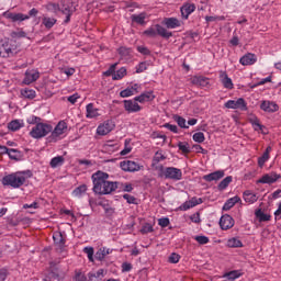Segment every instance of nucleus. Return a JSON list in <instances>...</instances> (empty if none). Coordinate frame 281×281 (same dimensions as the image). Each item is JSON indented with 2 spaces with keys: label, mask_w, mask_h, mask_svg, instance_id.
<instances>
[{
  "label": "nucleus",
  "mask_w": 281,
  "mask_h": 281,
  "mask_svg": "<svg viewBox=\"0 0 281 281\" xmlns=\"http://www.w3.org/2000/svg\"><path fill=\"white\" fill-rule=\"evenodd\" d=\"M93 183L94 194H111L117 190V182L109 181V173L104 171H97L91 177Z\"/></svg>",
  "instance_id": "1"
},
{
  "label": "nucleus",
  "mask_w": 281,
  "mask_h": 281,
  "mask_svg": "<svg viewBox=\"0 0 281 281\" xmlns=\"http://www.w3.org/2000/svg\"><path fill=\"white\" fill-rule=\"evenodd\" d=\"M32 177L31 171H19L3 177V186H11V188H21Z\"/></svg>",
  "instance_id": "2"
},
{
  "label": "nucleus",
  "mask_w": 281,
  "mask_h": 281,
  "mask_svg": "<svg viewBox=\"0 0 281 281\" xmlns=\"http://www.w3.org/2000/svg\"><path fill=\"white\" fill-rule=\"evenodd\" d=\"M52 131H54V127H52L50 124L41 122L31 128L30 135L33 139H43V137H47Z\"/></svg>",
  "instance_id": "3"
},
{
  "label": "nucleus",
  "mask_w": 281,
  "mask_h": 281,
  "mask_svg": "<svg viewBox=\"0 0 281 281\" xmlns=\"http://www.w3.org/2000/svg\"><path fill=\"white\" fill-rule=\"evenodd\" d=\"M160 171L162 172V177L165 179H171L172 181H181L183 179V171L177 167H160Z\"/></svg>",
  "instance_id": "4"
},
{
  "label": "nucleus",
  "mask_w": 281,
  "mask_h": 281,
  "mask_svg": "<svg viewBox=\"0 0 281 281\" xmlns=\"http://www.w3.org/2000/svg\"><path fill=\"white\" fill-rule=\"evenodd\" d=\"M65 133H67V122L60 121L48 136V142H58V139H63Z\"/></svg>",
  "instance_id": "5"
},
{
  "label": "nucleus",
  "mask_w": 281,
  "mask_h": 281,
  "mask_svg": "<svg viewBox=\"0 0 281 281\" xmlns=\"http://www.w3.org/2000/svg\"><path fill=\"white\" fill-rule=\"evenodd\" d=\"M120 167L124 172H139L144 166L133 160H123L120 162Z\"/></svg>",
  "instance_id": "6"
},
{
  "label": "nucleus",
  "mask_w": 281,
  "mask_h": 281,
  "mask_svg": "<svg viewBox=\"0 0 281 281\" xmlns=\"http://www.w3.org/2000/svg\"><path fill=\"white\" fill-rule=\"evenodd\" d=\"M225 109H239V111H247V101L244 98H239L237 100H228L224 103Z\"/></svg>",
  "instance_id": "7"
},
{
  "label": "nucleus",
  "mask_w": 281,
  "mask_h": 281,
  "mask_svg": "<svg viewBox=\"0 0 281 281\" xmlns=\"http://www.w3.org/2000/svg\"><path fill=\"white\" fill-rule=\"evenodd\" d=\"M115 128L113 121H105L103 124H100L97 128L98 135H109L111 131Z\"/></svg>",
  "instance_id": "8"
},
{
  "label": "nucleus",
  "mask_w": 281,
  "mask_h": 281,
  "mask_svg": "<svg viewBox=\"0 0 281 281\" xmlns=\"http://www.w3.org/2000/svg\"><path fill=\"white\" fill-rule=\"evenodd\" d=\"M123 103L127 113H139V111H142V105L135 100H124Z\"/></svg>",
  "instance_id": "9"
},
{
  "label": "nucleus",
  "mask_w": 281,
  "mask_h": 281,
  "mask_svg": "<svg viewBox=\"0 0 281 281\" xmlns=\"http://www.w3.org/2000/svg\"><path fill=\"white\" fill-rule=\"evenodd\" d=\"M234 225H235L234 217H232L228 214H225L220 218V227L223 231L232 229Z\"/></svg>",
  "instance_id": "10"
},
{
  "label": "nucleus",
  "mask_w": 281,
  "mask_h": 281,
  "mask_svg": "<svg viewBox=\"0 0 281 281\" xmlns=\"http://www.w3.org/2000/svg\"><path fill=\"white\" fill-rule=\"evenodd\" d=\"M279 179H281V175L280 173L271 172V173L263 175L257 181V183H268L269 186H271V183H276V181H278Z\"/></svg>",
  "instance_id": "11"
},
{
  "label": "nucleus",
  "mask_w": 281,
  "mask_h": 281,
  "mask_svg": "<svg viewBox=\"0 0 281 281\" xmlns=\"http://www.w3.org/2000/svg\"><path fill=\"white\" fill-rule=\"evenodd\" d=\"M86 117L87 120H93L100 117V109L95 108L93 103L86 105Z\"/></svg>",
  "instance_id": "12"
},
{
  "label": "nucleus",
  "mask_w": 281,
  "mask_h": 281,
  "mask_svg": "<svg viewBox=\"0 0 281 281\" xmlns=\"http://www.w3.org/2000/svg\"><path fill=\"white\" fill-rule=\"evenodd\" d=\"M239 63L243 65V67L256 65V63H258V57L254 53H248L239 59Z\"/></svg>",
  "instance_id": "13"
},
{
  "label": "nucleus",
  "mask_w": 281,
  "mask_h": 281,
  "mask_svg": "<svg viewBox=\"0 0 281 281\" xmlns=\"http://www.w3.org/2000/svg\"><path fill=\"white\" fill-rule=\"evenodd\" d=\"M38 78H41V74L37 70H26L23 83L32 85V82H36Z\"/></svg>",
  "instance_id": "14"
},
{
  "label": "nucleus",
  "mask_w": 281,
  "mask_h": 281,
  "mask_svg": "<svg viewBox=\"0 0 281 281\" xmlns=\"http://www.w3.org/2000/svg\"><path fill=\"white\" fill-rule=\"evenodd\" d=\"M135 102L144 104V102H153L155 100V93L153 91H145L134 98Z\"/></svg>",
  "instance_id": "15"
},
{
  "label": "nucleus",
  "mask_w": 281,
  "mask_h": 281,
  "mask_svg": "<svg viewBox=\"0 0 281 281\" xmlns=\"http://www.w3.org/2000/svg\"><path fill=\"white\" fill-rule=\"evenodd\" d=\"M261 111H265L266 113H276L280 106L273 101H262L260 104Z\"/></svg>",
  "instance_id": "16"
},
{
  "label": "nucleus",
  "mask_w": 281,
  "mask_h": 281,
  "mask_svg": "<svg viewBox=\"0 0 281 281\" xmlns=\"http://www.w3.org/2000/svg\"><path fill=\"white\" fill-rule=\"evenodd\" d=\"M194 10H196V5L194 3H184L180 9L182 19H188Z\"/></svg>",
  "instance_id": "17"
},
{
  "label": "nucleus",
  "mask_w": 281,
  "mask_h": 281,
  "mask_svg": "<svg viewBox=\"0 0 281 281\" xmlns=\"http://www.w3.org/2000/svg\"><path fill=\"white\" fill-rule=\"evenodd\" d=\"M223 177H225V171L217 170L215 172L203 176V179L204 181L212 182V181H221Z\"/></svg>",
  "instance_id": "18"
},
{
  "label": "nucleus",
  "mask_w": 281,
  "mask_h": 281,
  "mask_svg": "<svg viewBox=\"0 0 281 281\" xmlns=\"http://www.w3.org/2000/svg\"><path fill=\"white\" fill-rule=\"evenodd\" d=\"M191 82L195 85V87H207L210 85V78L204 76H194L191 78Z\"/></svg>",
  "instance_id": "19"
},
{
  "label": "nucleus",
  "mask_w": 281,
  "mask_h": 281,
  "mask_svg": "<svg viewBox=\"0 0 281 281\" xmlns=\"http://www.w3.org/2000/svg\"><path fill=\"white\" fill-rule=\"evenodd\" d=\"M3 16H5V19H11L13 23H16V21H27V19H30V15H25L23 13L4 12Z\"/></svg>",
  "instance_id": "20"
},
{
  "label": "nucleus",
  "mask_w": 281,
  "mask_h": 281,
  "mask_svg": "<svg viewBox=\"0 0 281 281\" xmlns=\"http://www.w3.org/2000/svg\"><path fill=\"white\" fill-rule=\"evenodd\" d=\"M164 23L168 30H177V27H181V21L177 18H167Z\"/></svg>",
  "instance_id": "21"
},
{
  "label": "nucleus",
  "mask_w": 281,
  "mask_h": 281,
  "mask_svg": "<svg viewBox=\"0 0 281 281\" xmlns=\"http://www.w3.org/2000/svg\"><path fill=\"white\" fill-rule=\"evenodd\" d=\"M49 276L54 280H65V270H61L59 267H54L52 268Z\"/></svg>",
  "instance_id": "22"
},
{
  "label": "nucleus",
  "mask_w": 281,
  "mask_h": 281,
  "mask_svg": "<svg viewBox=\"0 0 281 281\" xmlns=\"http://www.w3.org/2000/svg\"><path fill=\"white\" fill-rule=\"evenodd\" d=\"M243 199L246 203L254 204L256 201H258V195L250 190H246L243 193Z\"/></svg>",
  "instance_id": "23"
},
{
  "label": "nucleus",
  "mask_w": 281,
  "mask_h": 281,
  "mask_svg": "<svg viewBox=\"0 0 281 281\" xmlns=\"http://www.w3.org/2000/svg\"><path fill=\"white\" fill-rule=\"evenodd\" d=\"M1 155H8V157H10V159L19 158V151L16 149H10L5 146H1Z\"/></svg>",
  "instance_id": "24"
},
{
  "label": "nucleus",
  "mask_w": 281,
  "mask_h": 281,
  "mask_svg": "<svg viewBox=\"0 0 281 281\" xmlns=\"http://www.w3.org/2000/svg\"><path fill=\"white\" fill-rule=\"evenodd\" d=\"M256 218H258L259 223H267L271 221V215L263 213L262 209H258L255 212Z\"/></svg>",
  "instance_id": "25"
},
{
  "label": "nucleus",
  "mask_w": 281,
  "mask_h": 281,
  "mask_svg": "<svg viewBox=\"0 0 281 281\" xmlns=\"http://www.w3.org/2000/svg\"><path fill=\"white\" fill-rule=\"evenodd\" d=\"M156 34H158V36H161L162 38H170L172 37V32L167 31L166 27L156 24Z\"/></svg>",
  "instance_id": "26"
},
{
  "label": "nucleus",
  "mask_w": 281,
  "mask_h": 281,
  "mask_svg": "<svg viewBox=\"0 0 281 281\" xmlns=\"http://www.w3.org/2000/svg\"><path fill=\"white\" fill-rule=\"evenodd\" d=\"M87 194V184H81L72 191V196L76 199H82Z\"/></svg>",
  "instance_id": "27"
},
{
  "label": "nucleus",
  "mask_w": 281,
  "mask_h": 281,
  "mask_svg": "<svg viewBox=\"0 0 281 281\" xmlns=\"http://www.w3.org/2000/svg\"><path fill=\"white\" fill-rule=\"evenodd\" d=\"M221 79L225 89H234V82L232 81V78L226 75V72L221 74Z\"/></svg>",
  "instance_id": "28"
},
{
  "label": "nucleus",
  "mask_w": 281,
  "mask_h": 281,
  "mask_svg": "<svg viewBox=\"0 0 281 281\" xmlns=\"http://www.w3.org/2000/svg\"><path fill=\"white\" fill-rule=\"evenodd\" d=\"M65 164V157L63 156H56L52 158L49 166L50 168H58Z\"/></svg>",
  "instance_id": "29"
},
{
  "label": "nucleus",
  "mask_w": 281,
  "mask_h": 281,
  "mask_svg": "<svg viewBox=\"0 0 281 281\" xmlns=\"http://www.w3.org/2000/svg\"><path fill=\"white\" fill-rule=\"evenodd\" d=\"M21 95L27 100H34V98H36V91L25 88L21 90Z\"/></svg>",
  "instance_id": "30"
},
{
  "label": "nucleus",
  "mask_w": 281,
  "mask_h": 281,
  "mask_svg": "<svg viewBox=\"0 0 281 281\" xmlns=\"http://www.w3.org/2000/svg\"><path fill=\"white\" fill-rule=\"evenodd\" d=\"M232 181H234V178L232 176H228L226 178H224L217 186V189L220 191L226 190V188L229 186V183H232Z\"/></svg>",
  "instance_id": "31"
},
{
  "label": "nucleus",
  "mask_w": 281,
  "mask_h": 281,
  "mask_svg": "<svg viewBox=\"0 0 281 281\" xmlns=\"http://www.w3.org/2000/svg\"><path fill=\"white\" fill-rule=\"evenodd\" d=\"M240 276H243L240 273V271L238 270H233L231 272H226L223 278H227V280H231V281H235V280H238V278H240Z\"/></svg>",
  "instance_id": "32"
},
{
  "label": "nucleus",
  "mask_w": 281,
  "mask_h": 281,
  "mask_svg": "<svg viewBox=\"0 0 281 281\" xmlns=\"http://www.w3.org/2000/svg\"><path fill=\"white\" fill-rule=\"evenodd\" d=\"M226 245L227 247L231 248H238L243 247V241H240V239H238L237 237H232L231 239L227 240Z\"/></svg>",
  "instance_id": "33"
},
{
  "label": "nucleus",
  "mask_w": 281,
  "mask_h": 281,
  "mask_svg": "<svg viewBox=\"0 0 281 281\" xmlns=\"http://www.w3.org/2000/svg\"><path fill=\"white\" fill-rule=\"evenodd\" d=\"M132 21L134 23H138V25H144V23L146 22V13L133 14Z\"/></svg>",
  "instance_id": "34"
},
{
  "label": "nucleus",
  "mask_w": 281,
  "mask_h": 281,
  "mask_svg": "<svg viewBox=\"0 0 281 281\" xmlns=\"http://www.w3.org/2000/svg\"><path fill=\"white\" fill-rule=\"evenodd\" d=\"M88 278L90 281H93V278L102 280V278H104V269H99L97 272H89Z\"/></svg>",
  "instance_id": "35"
},
{
  "label": "nucleus",
  "mask_w": 281,
  "mask_h": 281,
  "mask_svg": "<svg viewBox=\"0 0 281 281\" xmlns=\"http://www.w3.org/2000/svg\"><path fill=\"white\" fill-rule=\"evenodd\" d=\"M8 128L9 131H19L20 128H23V122L21 121H11L9 124H8Z\"/></svg>",
  "instance_id": "36"
},
{
  "label": "nucleus",
  "mask_w": 281,
  "mask_h": 281,
  "mask_svg": "<svg viewBox=\"0 0 281 281\" xmlns=\"http://www.w3.org/2000/svg\"><path fill=\"white\" fill-rule=\"evenodd\" d=\"M42 23L47 30H52V26L56 25V19H54V18H43Z\"/></svg>",
  "instance_id": "37"
},
{
  "label": "nucleus",
  "mask_w": 281,
  "mask_h": 281,
  "mask_svg": "<svg viewBox=\"0 0 281 281\" xmlns=\"http://www.w3.org/2000/svg\"><path fill=\"white\" fill-rule=\"evenodd\" d=\"M175 122H177L178 126H180V128H190V126H188V124L186 123V119L180 116V115H175L173 116Z\"/></svg>",
  "instance_id": "38"
},
{
  "label": "nucleus",
  "mask_w": 281,
  "mask_h": 281,
  "mask_svg": "<svg viewBox=\"0 0 281 281\" xmlns=\"http://www.w3.org/2000/svg\"><path fill=\"white\" fill-rule=\"evenodd\" d=\"M178 148L183 155H190V145L188 143L179 142Z\"/></svg>",
  "instance_id": "39"
},
{
  "label": "nucleus",
  "mask_w": 281,
  "mask_h": 281,
  "mask_svg": "<svg viewBox=\"0 0 281 281\" xmlns=\"http://www.w3.org/2000/svg\"><path fill=\"white\" fill-rule=\"evenodd\" d=\"M144 35L149 38H155L157 36V24L144 31Z\"/></svg>",
  "instance_id": "40"
},
{
  "label": "nucleus",
  "mask_w": 281,
  "mask_h": 281,
  "mask_svg": "<svg viewBox=\"0 0 281 281\" xmlns=\"http://www.w3.org/2000/svg\"><path fill=\"white\" fill-rule=\"evenodd\" d=\"M126 76V69L124 67L120 68L112 77L113 80H122Z\"/></svg>",
  "instance_id": "41"
},
{
  "label": "nucleus",
  "mask_w": 281,
  "mask_h": 281,
  "mask_svg": "<svg viewBox=\"0 0 281 281\" xmlns=\"http://www.w3.org/2000/svg\"><path fill=\"white\" fill-rule=\"evenodd\" d=\"M153 232H155V228L150 223H145L140 228V234H153Z\"/></svg>",
  "instance_id": "42"
},
{
  "label": "nucleus",
  "mask_w": 281,
  "mask_h": 281,
  "mask_svg": "<svg viewBox=\"0 0 281 281\" xmlns=\"http://www.w3.org/2000/svg\"><path fill=\"white\" fill-rule=\"evenodd\" d=\"M149 64L148 61H142L136 66V74H144L146 69H148Z\"/></svg>",
  "instance_id": "43"
},
{
  "label": "nucleus",
  "mask_w": 281,
  "mask_h": 281,
  "mask_svg": "<svg viewBox=\"0 0 281 281\" xmlns=\"http://www.w3.org/2000/svg\"><path fill=\"white\" fill-rule=\"evenodd\" d=\"M193 142H196L198 144H203V142H205V134H203V132H198L193 134Z\"/></svg>",
  "instance_id": "44"
},
{
  "label": "nucleus",
  "mask_w": 281,
  "mask_h": 281,
  "mask_svg": "<svg viewBox=\"0 0 281 281\" xmlns=\"http://www.w3.org/2000/svg\"><path fill=\"white\" fill-rule=\"evenodd\" d=\"M53 240L56 245H65V238H63L61 233H54Z\"/></svg>",
  "instance_id": "45"
},
{
  "label": "nucleus",
  "mask_w": 281,
  "mask_h": 281,
  "mask_svg": "<svg viewBox=\"0 0 281 281\" xmlns=\"http://www.w3.org/2000/svg\"><path fill=\"white\" fill-rule=\"evenodd\" d=\"M194 240H196L199 245H207V243H210V237L204 235H199L194 237Z\"/></svg>",
  "instance_id": "46"
},
{
  "label": "nucleus",
  "mask_w": 281,
  "mask_h": 281,
  "mask_svg": "<svg viewBox=\"0 0 281 281\" xmlns=\"http://www.w3.org/2000/svg\"><path fill=\"white\" fill-rule=\"evenodd\" d=\"M83 254H87L89 261L93 262V254H94L93 247H85Z\"/></svg>",
  "instance_id": "47"
},
{
  "label": "nucleus",
  "mask_w": 281,
  "mask_h": 281,
  "mask_svg": "<svg viewBox=\"0 0 281 281\" xmlns=\"http://www.w3.org/2000/svg\"><path fill=\"white\" fill-rule=\"evenodd\" d=\"M180 260H181V256H180L179 254L172 252V254L169 256V262H170L171 265H177Z\"/></svg>",
  "instance_id": "48"
},
{
  "label": "nucleus",
  "mask_w": 281,
  "mask_h": 281,
  "mask_svg": "<svg viewBox=\"0 0 281 281\" xmlns=\"http://www.w3.org/2000/svg\"><path fill=\"white\" fill-rule=\"evenodd\" d=\"M27 124H34V126H36V124H41L42 122V119L38 117V116H29L27 120H26Z\"/></svg>",
  "instance_id": "49"
},
{
  "label": "nucleus",
  "mask_w": 281,
  "mask_h": 281,
  "mask_svg": "<svg viewBox=\"0 0 281 281\" xmlns=\"http://www.w3.org/2000/svg\"><path fill=\"white\" fill-rule=\"evenodd\" d=\"M136 49L143 56H150V49H148L146 46H137Z\"/></svg>",
  "instance_id": "50"
},
{
  "label": "nucleus",
  "mask_w": 281,
  "mask_h": 281,
  "mask_svg": "<svg viewBox=\"0 0 281 281\" xmlns=\"http://www.w3.org/2000/svg\"><path fill=\"white\" fill-rule=\"evenodd\" d=\"M267 161H269V156H267V154H262V156L258 158L259 168H262Z\"/></svg>",
  "instance_id": "51"
},
{
  "label": "nucleus",
  "mask_w": 281,
  "mask_h": 281,
  "mask_svg": "<svg viewBox=\"0 0 281 281\" xmlns=\"http://www.w3.org/2000/svg\"><path fill=\"white\" fill-rule=\"evenodd\" d=\"M116 67H117V64L111 65L110 68L105 72H103L104 76H106V77L112 76V78H113V76H115Z\"/></svg>",
  "instance_id": "52"
},
{
  "label": "nucleus",
  "mask_w": 281,
  "mask_h": 281,
  "mask_svg": "<svg viewBox=\"0 0 281 281\" xmlns=\"http://www.w3.org/2000/svg\"><path fill=\"white\" fill-rule=\"evenodd\" d=\"M166 159V156L164 154L157 151L153 158L154 164H159V161H164Z\"/></svg>",
  "instance_id": "53"
},
{
  "label": "nucleus",
  "mask_w": 281,
  "mask_h": 281,
  "mask_svg": "<svg viewBox=\"0 0 281 281\" xmlns=\"http://www.w3.org/2000/svg\"><path fill=\"white\" fill-rule=\"evenodd\" d=\"M250 124L252 126H258V128H260V131H262V128H265V125L260 124V120L258 117H256V116L250 119Z\"/></svg>",
  "instance_id": "54"
},
{
  "label": "nucleus",
  "mask_w": 281,
  "mask_h": 281,
  "mask_svg": "<svg viewBox=\"0 0 281 281\" xmlns=\"http://www.w3.org/2000/svg\"><path fill=\"white\" fill-rule=\"evenodd\" d=\"M191 207H194L191 200L186 201L181 206L180 210H182V212H188V210H191Z\"/></svg>",
  "instance_id": "55"
},
{
  "label": "nucleus",
  "mask_w": 281,
  "mask_h": 281,
  "mask_svg": "<svg viewBox=\"0 0 281 281\" xmlns=\"http://www.w3.org/2000/svg\"><path fill=\"white\" fill-rule=\"evenodd\" d=\"M229 44L233 47H238V45L240 44V40L238 38V35H236V33H233V38L229 41Z\"/></svg>",
  "instance_id": "56"
},
{
  "label": "nucleus",
  "mask_w": 281,
  "mask_h": 281,
  "mask_svg": "<svg viewBox=\"0 0 281 281\" xmlns=\"http://www.w3.org/2000/svg\"><path fill=\"white\" fill-rule=\"evenodd\" d=\"M158 225L160 227H168V225H170V218L168 217H162L158 220Z\"/></svg>",
  "instance_id": "57"
},
{
  "label": "nucleus",
  "mask_w": 281,
  "mask_h": 281,
  "mask_svg": "<svg viewBox=\"0 0 281 281\" xmlns=\"http://www.w3.org/2000/svg\"><path fill=\"white\" fill-rule=\"evenodd\" d=\"M133 270V265L130 262H123L122 263V272L123 273H128V271Z\"/></svg>",
  "instance_id": "58"
},
{
  "label": "nucleus",
  "mask_w": 281,
  "mask_h": 281,
  "mask_svg": "<svg viewBox=\"0 0 281 281\" xmlns=\"http://www.w3.org/2000/svg\"><path fill=\"white\" fill-rule=\"evenodd\" d=\"M121 98H131L133 95V91L131 88H126L120 92Z\"/></svg>",
  "instance_id": "59"
},
{
  "label": "nucleus",
  "mask_w": 281,
  "mask_h": 281,
  "mask_svg": "<svg viewBox=\"0 0 281 281\" xmlns=\"http://www.w3.org/2000/svg\"><path fill=\"white\" fill-rule=\"evenodd\" d=\"M164 126H165V128H167L171 133H179V127H177V125H172L170 123H166Z\"/></svg>",
  "instance_id": "60"
},
{
  "label": "nucleus",
  "mask_w": 281,
  "mask_h": 281,
  "mask_svg": "<svg viewBox=\"0 0 281 281\" xmlns=\"http://www.w3.org/2000/svg\"><path fill=\"white\" fill-rule=\"evenodd\" d=\"M79 99H80V95L78 93H75L67 98V100H68V102H70V104H76Z\"/></svg>",
  "instance_id": "61"
},
{
  "label": "nucleus",
  "mask_w": 281,
  "mask_h": 281,
  "mask_svg": "<svg viewBox=\"0 0 281 281\" xmlns=\"http://www.w3.org/2000/svg\"><path fill=\"white\" fill-rule=\"evenodd\" d=\"M190 201L193 207H196V205H201V203H203V199L196 196L191 198Z\"/></svg>",
  "instance_id": "62"
},
{
  "label": "nucleus",
  "mask_w": 281,
  "mask_h": 281,
  "mask_svg": "<svg viewBox=\"0 0 281 281\" xmlns=\"http://www.w3.org/2000/svg\"><path fill=\"white\" fill-rule=\"evenodd\" d=\"M234 202L232 201V199H228L225 204L223 205V210L224 212H227L231 207H234Z\"/></svg>",
  "instance_id": "63"
},
{
  "label": "nucleus",
  "mask_w": 281,
  "mask_h": 281,
  "mask_svg": "<svg viewBox=\"0 0 281 281\" xmlns=\"http://www.w3.org/2000/svg\"><path fill=\"white\" fill-rule=\"evenodd\" d=\"M75 281H91L90 279H87V276L82 274V273H77L75 276Z\"/></svg>",
  "instance_id": "64"
}]
</instances>
